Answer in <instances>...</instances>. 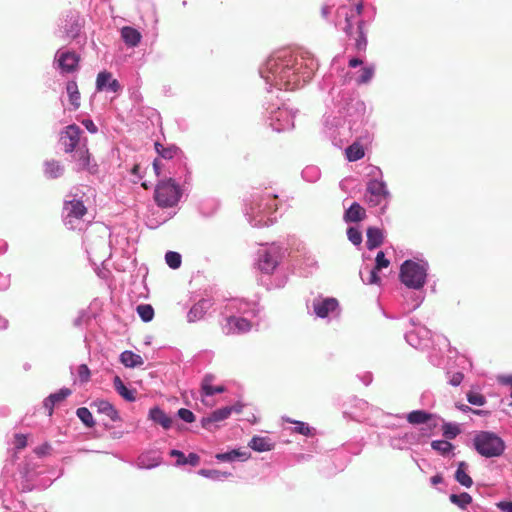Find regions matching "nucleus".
Listing matches in <instances>:
<instances>
[{
	"instance_id": "1",
	"label": "nucleus",
	"mask_w": 512,
	"mask_h": 512,
	"mask_svg": "<svg viewBox=\"0 0 512 512\" xmlns=\"http://www.w3.org/2000/svg\"><path fill=\"white\" fill-rule=\"evenodd\" d=\"M318 68L316 59L309 55L295 54L288 50L273 53L259 68V74L267 85L277 90H294L308 82Z\"/></svg>"
},
{
	"instance_id": "2",
	"label": "nucleus",
	"mask_w": 512,
	"mask_h": 512,
	"mask_svg": "<svg viewBox=\"0 0 512 512\" xmlns=\"http://www.w3.org/2000/svg\"><path fill=\"white\" fill-rule=\"evenodd\" d=\"M340 97L335 103L336 113L326 114L323 120V134L332 145L342 149L352 135L362 138L360 127L365 120V104L358 99H352L348 93H338Z\"/></svg>"
},
{
	"instance_id": "3",
	"label": "nucleus",
	"mask_w": 512,
	"mask_h": 512,
	"mask_svg": "<svg viewBox=\"0 0 512 512\" xmlns=\"http://www.w3.org/2000/svg\"><path fill=\"white\" fill-rule=\"evenodd\" d=\"M277 207L278 194L271 188L254 189L244 200V214L253 227L272 225Z\"/></svg>"
},
{
	"instance_id": "4",
	"label": "nucleus",
	"mask_w": 512,
	"mask_h": 512,
	"mask_svg": "<svg viewBox=\"0 0 512 512\" xmlns=\"http://www.w3.org/2000/svg\"><path fill=\"white\" fill-rule=\"evenodd\" d=\"M155 150L162 159L170 161L173 165L177 166L176 170L171 171L172 167L170 164L165 166L160 160L155 159L153 161V169L156 175L159 176L161 169L164 167L169 171V174L179 180L184 178V182H186V176L189 174V171L187 168L186 157L181 149L173 144L165 146L159 142H155Z\"/></svg>"
},
{
	"instance_id": "5",
	"label": "nucleus",
	"mask_w": 512,
	"mask_h": 512,
	"mask_svg": "<svg viewBox=\"0 0 512 512\" xmlns=\"http://www.w3.org/2000/svg\"><path fill=\"white\" fill-rule=\"evenodd\" d=\"M429 263L424 258L407 259L400 266L399 280L409 289L420 290L427 281Z\"/></svg>"
},
{
	"instance_id": "6",
	"label": "nucleus",
	"mask_w": 512,
	"mask_h": 512,
	"mask_svg": "<svg viewBox=\"0 0 512 512\" xmlns=\"http://www.w3.org/2000/svg\"><path fill=\"white\" fill-rule=\"evenodd\" d=\"M266 123L276 132L294 128L295 112L283 103H265Z\"/></svg>"
},
{
	"instance_id": "7",
	"label": "nucleus",
	"mask_w": 512,
	"mask_h": 512,
	"mask_svg": "<svg viewBox=\"0 0 512 512\" xmlns=\"http://www.w3.org/2000/svg\"><path fill=\"white\" fill-rule=\"evenodd\" d=\"M371 174L373 177L366 184V191L370 194L368 202L370 206H380V211L384 214L389 206L391 193L383 180V173L380 168L375 167Z\"/></svg>"
},
{
	"instance_id": "8",
	"label": "nucleus",
	"mask_w": 512,
	"mask_h": 512,
	"mask_svg": "<svg viewBox=\"0 0 512 512\" xmlns=\"http://www.w3.org/2000/svg\"><path fill=\"white\" fill-rule=\"evenodd\" d=\"M287 249L278 243L262 245L257 252V266L264 274H271L278 267Z\"/></svg>"
},
{
	"instance_id": "9",
	"label": "nucleus",
	"mask_w": 512,
	"mask_h": 512,
	"mask_svg": "<svg viewBox=\"0 0 512 512\" xmlns=\"http://www.w3.org/2000/svg\"><path fill=\"white\" fill-rule=\"evenodd\" d=\"M260 311L255 302L232 299L226 304L223 317L224 320H251L260 317Z\"/></svg>"
},
{
	"instance_id": "10",
	"label": "nucleus",
	"mask_w": 512,
	"mask_h": 512,
	"mask_svg": "<svg viewBox=\"0 0 512 512\" xmlns=\"http://www.w3.org/2000/svg\"><path fill=\"white\" fill-rule=\"evenodd\" d=\"M473 445L480 455L487 458L500 456L505 449L504 441L495 433L489 431L477 433Z\"/></svg>"
},
{
	"instance_id": "11",
	"label": "nucleus",
	"mask_w": 512,
	"mask_h": 512,
	"mask_svg": "<svg viewBox=\"0 0 512 512\" xmlns=\"http://www.w3.org/2000/svg\"><path fill=\"white\" fill-rule=\"evenodd\" d=\"M181 189L176 180L170 177L159 182L154 191V199L159 207L169 208L175 206L181 197Z\"/></svg>"
},
{
	"instance_id": "12",
	"label": "nucleus",
	"mask_w": 512,
	"mask_h": 512,
	"mask_svg": "<svg viewBox=\"0 0 512 512\" xmlns=\"http://www.w3.org/2000/svg\"><path fill=\"white\" fill-rule=\"evenodd\" d=\"M87 213L81 199L65 200L62 211V219L65 227L69 230L80 229L83 216Z\"/></svg>"
},
{
	"instance_id": "13",
	"label": "nucleus",
	"mask_w": 512,
	"mask_h": 512,
	"mask_svg": "<svg viewBox=\"0 0 512 512\" xmlns=\"http://www.w3.org/2000/svg\"><path fill=\"white\" fill-rule=\"evenodd\" d=\"M80 57L75 51L65 48H59L54 56L53 67L60 74L66 75L74 73L79 68Z\"/></svg>"
},
{
	"instance_id": "14",
	"label": "nucleus",
	"mask_w": 512,
	"mask_h": 512,
	"mask_svg": "<svg viewBox=\"0 0 512 512\" xmlns=\"http://www.w3.org/2000/svg\"><path fill=\"white\" fill-rule=\"evenodd\" d=\"M81 134L82 130L76 124H70L60 132L59 142L65 153L71 154L81 146Z\"/></svg>"
},
{
	"instance_id": "15",
	"label": "nucleus",
	"mask_w": 512,
	"mask_h": 512,
	"mask_svg": "<svg viewBox=\"0 0 512 512\" xmlns=\"http://www.w3.org/2000/svg\"><path fill=\"white\" fill-rule=\"evenodd\" d=\"M313 312L318 318L324 319L329 315L340 316V306L336 298H315L312 302Z\"/></svg>"
},
{
	"instance_id": "16",
	"label": "nucleus",
	"mask_w": 512,
	"mask_h": 512,
	"mask_svg": "<svg viewBox=\"0 0 512 512\" xmlns=\"http://www.w3.org/2000/svg\"><path fill=\"white\" fill-rule=\"evenodd\" d=\"M72 158L76 163V171H87L92 175L98 172V165L91 158L86 144L78 147L75 152L72 153Z\"/></svg>"
},
{
	"instance_id": "17",
	"label": "nucleus",
	"mask_w": 512,
	"mask_h": 512,
	"mask_svg": "<svg viewBox=\"0 0 512 512\" xmlns=\"http://www.w3.org/2000/svg\"><path fill=\"white\" fill-rule=\"evenodd\" d=\"M84 25V20L80 14L75 11H69L63 21V31L70 39H77L80 36L81 30Z\"/></svg>"
},
{
	"instance_id": "18",
	"label": "nucleus",
	"mask_w": 512,
	"mask_h": 512,
	"mask_svg": "<svg viewBox=\"0 0 512 512\" xmlns=\"http://www.w3.org/2000/svg\"><path fill=\"white\" fill-rule=\"evenodd\" d=\"M96 90L99 92L118 94L122 91L120 82L113 78L109 71H101L96 78Z\"/></svg>"
},
{
	"instance_id": "19",
	"label": "nucleus",
	"mask_w": 512,
	"mask_h": 512,
	"mask_svg": "<svg viewBox=\"0 0 512 512\" xmlns=\"http://www.w3.org/2000/svg\"><path fill=\"white\" fill-rule=\"evenodd\" d=\"M213 304L211 298H200L188 310V320H201L205 317H211Z\"/></svg>"
},
{
	"instance_id": "20",
	"label": "nucleus",
	"mask_w": 512,
	"mask_h": 512,
	"mask_svg": "<svg viewBox=\"0 0 512 512\" xmlns=\"http://www.w3.org/2000/svg\"><path fill=\"white\" fill-rule=\"evenodd\" d=\"M362 12H363V3L362 2L357 3L354 7V12L351 11V13H349L347 11V8L345 6H342L337 10V14L339 16L342 15L345 18L344 25L341 27V29L344 31L346 36H348V37L352 36V34H353L352 19L354 18L355 15L360 16L362 14Z\"/></svg>"
},
{
	"instance_id": "21",
	"label": "nucleus",
	"mask_w": 512,
	"mask_h": 512,
	"mask_svg": "<svg viewBox=\"0 0 512 512\" xmlns=\"http://www.w3.org/2000/svg\"><path fill=\"white\" fill-rule=\"evenodd\" d=\"M90 407L95 409L98 413L107 416L113 422L120 421L121 419L118 411L107 400L96 399L90 404Z\"/></svg>"
},
{
	"instance_id": "22",
	"label": "nucleus",
	"mask_w": 512,
	"mask_h": 512,
	"mask_svg": "<svg viewBox=\"0 0 512 512\" xmlns=\"http://www.w3.org/2000/svg\"><path fill=\"white\" fill-rule=\"evenodd\" d=\"M103 302L95 298L89 304V306L82 310L76 320H97L102 316Z\"/></svg>"
},
{
	"instance_id": "23",
	"label": "nucleus",
	"mask_w": 512,
	"mask_h": 512,
	"mask_svg": "<svg viewBox=\"0 0 512 512\" xmlns=\"http://www.w3.org/2000/svg\"><path fill=\"white\" fill-rule=\"evenodd\" d=\"M64 171L65 167L60 161L51 159L46 160L43 164L44 176L47 179L60 178L64 174Z\"/></svg>"
},
{
	"instance_id": "24",
	"label": "nucleus",
	"mask_w": 512,
	"mask_h": 512,
	"mask_svg": "<svg viewBox=\"0 0 512 512\" xmlns=\"http://www.w3.org/2000/svg\"><path fill=\"white\" fill-rule=\"evenodd\" d=\"M366 216L364 208L358 203L353 202L344 212L343 219L346 223H357Z\"/></svg>"
},
{
	"instance_id": "25",
	"label": "nucleus",
	"mask_w": 512,
	"mask_h": 512,
	"mask_svg": "<svg viewBox=\"0 0 512 512\" xmlns=\"http://www.w3.org/2000/svg\"><path fill=\"white\" fill-rule=\"evenodd\" d=\"M121 38L128 47L134 48L141 42L142 35L137 29L124 26L121 29Z\"/></svg>"
},
{
	"instance_id": "26",
	"label": "nucleus",
	"mask_w": 512,
	"mask_h": 512,
	"mask_svg": "<svg viewBox=\"0 0 512 512\" xmlns=\"http://www.w3.org/2000/svg\"><path fill=\"white\" fill-rule=\"evenodd\" d=\"M367 241L366 246L368 250H374L380 247L383 243V231L378 227H369L366 231Z\"/></svg>"
},
{
	"instance_id": "27",
	"label": "nucleus",
	"mask_w": 512,
	"mask_h": 512,
	"mask_svg": "<svg viewBox=\"0 0 512 512\" xmlns=\"http://www.w3.org/2000/svg\"><path fill=\"white\" fill-rule=\"evenodd\" d=\"M70 394L71 391L68 388H64L57 393L49 395L44 400V408L47 410L48 416H51L53 414L55 404L63 401Z\"/></svg>"
},
{
	"instance_id": "28",
	"label": "nucleus",
	"mask_w": 512,
	"mask_h": 512,
	"mask_svg": "<svg viewBox=\"0 0 512 512\" xmlns=\"http://www.w3.org/2000/svg\"><path fill=\"white\" fill-rule=\"evenodd\" d=\"M233 412V408L223 407L213 411L209 416L204 417L202 419L203 427H208L212 423L220 422L227 419L231 413Z\"/></svg>"
},
{
	"instance_id": "29",
	"label": "nucleus",
	"mask_w": 512,
	"mask_h": 512,
	"mask_svg": "<svg viewBox=\"0 0 512 512\" xmlns=\"http://www.w3.org/2000/svg\"><path fill=\"white\" fill-rule=\"evenodd\" d=\"M149 418L155 423L161 425L164 429H169L172 426L171 417L158 407L150 409Z\"/></svg>"
},
{
	"instance_id": "30",
	"label": "nucleus",
	"mask_w": 512,
	"mask_h": 512,
	"mask_svg": "<svg viewBox=\"0 0 512 512\" xmlns=\"http://www.w3.org/2000/svg\"><path fill=\"white\" fill-rule=\"evenodd\" d=\"M468 464L464 461L458 463L457 470L455 472L456 481L466 488H470L473 485L472 478L467 473Z\"/></svg>"
},
{
	"instance_id": "31",
	"label": "nucleus",
	"mask_w": 512,
	"mask_h": 512,
	"mask_svg": "<svg viewBox=\"0 0 512 512\" xmlns=\"http://www.w3.org/2000/svg\"><path fill=\"white\" fill-rule=\"evenodd\" d=\"M365 155L363 146L355 141L345 148V156L349 162H355L362 159Z\"/></svg>"
},
{
	"instance_id": "32",
	"label": "nucleus",
	"mask_w": 512,
	"mask_h": 512,
	"mask_svg": "<svg viewBox=\"0 0 512 512\" xmlns=\"http://www.w3.org/2000/svg\"><path fill=\"white\" fill-rule=\"evenodd\" d=\"M366 22L359 20L357 22V37L355 38V48L358 51H365L367 48V33L365 31Z\"/></svg>"
},
{
	"instance_id": "33",
	"label": "nucleus",
	"mask_w": 512,
	"mask_h": 512,
	"mask_svg": "<svg viewBox=\"0 0 512 512\" xmlns=\"http://www.w3.org/2000/svg\"><path fill=\"white\" fill-rule=\"evenodd\" d=\"M121 363L129 368H134L143 365L144 361L139 354L132 351H124L120 355Z\"/></svg>"
},
{
	"instance_id": "34",
	"label": "nucleus",
	"mask_w": 512,
	"mask_h": 512,
	"mask_svg": "<svg viewBox=\"0 0 512 512\" xmlns=\"http://www.w3.org/2000/svg\"><path fill=\"white\" fill-rule=\"evenodd\" d=\"M273 443L267 437L254 436L249 442V447L257 452L270 451Z\"/></svg>"
},
{
	"instance_id": "35",
	"label": "nucleus",
	"mask_w": 512,
	"mask_h": 512,
	"mask_svg": "<svg viewBox=\"0 0 512 512\" xmlns=\"http://www.w3.org/2000/svg\"><path fill=\"white\" fill-rule=\"evenodd\" d=\"M66 91L69 96V101L73 106V109H78L80 106V92L76 81L71 80L66 84Z\"/></svg>"
},
{
	"instance_id": "36",
	"label": "nucleus",
	"mask_w": 512,
	"mask_h": 512,
	"mask_svg": "<svg viewBox=\"0 0 512 512\" xmlns=\"http://www.w3.org/2000/svg\"><path fill=\"white\" fill-rule=\"evenodd\" d=\"M248 457L249 455L246 452L240 451L238 449H234L225 453H218L215 455V458L217 460L223 462H232L235 461L236 459L246 460L248 459Z\"/></svg>"
},
{
	"instance_id": "37",
	"label": "nucleus",
	"mask_w": 512,
	"mask_h": 512,
	"mask_svg": "<svg viewBox=\"0 0 512 512\" xmlns=\"http://www.w3.org/2000/svg\"><path fill=\"white\" fill-rule=\"evenodd\" d=\"M213 380L212 375H206L202 381L201 390L205 396H211L215 393H223L226 389L224 386H212L211 381Z\"/></svg>"
},
{
	"instance_id": "38",
	"label": "nucleus",
	"mask_w": 512,
	"mask_h": 512,
	"mask_svg": "<svg viewBox=\"0 0 512 512\" xmlns=\"http://www.w3.org/2000/svg\"><path fill=\"white\" fill-rule=\"evenodd\" d=\"M115 390L127 401H135L134 392L129 390L119 376H115L113 380Z\"/></svg>"
},
{
	"instance_id": "39",
	"label": "nucleus",
	"mask_w": 512,
	"mask_h": 512,
	"mask_svg": "<svg viewBox=\"0 0 512 512\" xmlns=\"http://www.w3.org/2000/svg\"><path fill=\"white\" fill-rule=\"evenodd\" d=\"M301 177L308 183H315L320 179L321 171L317 166L308 165L302 170Z\"/></svg>"
},
{
	"instance_id": "40",
	"label": "nucleus",
	"mask_w": 512,
	"mask_h": 512,
	"mask_svg": "<svg viewBox=\"0 0 512 512\" xmlns=\"http://www.w3.org/2000/svg\"><path fill=\"white\" fill-rule=\"evenodd\" d=\"M431 418L432 415L423 410H415L407 415L408 422L414 425L426 423L431 420Z\"/></svg>"
},
{
	"instance_id": "41",
	"label": "nucleus",
	"mask_w": 512,
	"mask_h": 512,
	"mask_svg": "<svg viewBox=\"0 0 512 512\" xmlns=\"http://www.w3.org/2000/svg\"><path fill=\"white\" fill-rule=\"evenodd\" d=\"M449 499L453 504L457 505L461 509H465L467 505L472 502V497L466 492L461 494H451Z\"/></svg>"
},
{
	"instance_id": "42",
	"label": "nucleus",
	"mask_w": 512,
	"mask_h": 512,
	"mask_svg": "<svg viewBox=\"0 0 512 512\" xmlns=\"http://www.w3.org/2000/svg\"><path fill=\"white\" fill-rule=\"evenodd\" d=\"M375 67L373 65L365 66L361 69L359 76L355 79L359 85L367 84L374 76Z\"/></svg>"
},
{
	"instance_id": "43",
	"label": "nucleus",
	"mask_w": 512,
	"mask_h": 512,
	"mask_svg": "<svg viewBox=\"0 0 512 512\" xmlns=\"http://www.w3.org/2000/svg\"><path fill=\"white\" fill-rule=\"evenodd\" d=\"M165 262L171 269H178L182 264V256L176 251H168L165 254Z\"/></svg>"
},
{
	"instance_id": "44",
	"label": "nucleus",
	"mask_w": 512,
	"mask_h": 512,
	"mask_svg": "<svg viewBox=\"0 0 512 512\" xmlns=\"http://www.w3.org/2000/svg\"><path fill=\"white\" fill-rule=\"evenodd\" d=\"M76 414L78 418L84 423L85 426L92 428L95 425L92 413L86 407H80L77 409Z\"/></svg>"
},
{
	"instance_id": "45",
	"label": "nucleus",
	"mask_w": 512,
	"mask_h": 512,
	"mask_svg": "<svg viewBox=\"0 0 512 512\" xmlns=\"http://www.w3.org/2000/svg\"><path fill=\"white\" fill-rule=\"evenodd\" d=\"M141 320H153L154 309L150 304H139L135 308Z\"/></svg>"
},
{
	"instance_id": "46",
	"label": "nucleus",
	"mask_w": 512,
	"mask_h": 512,
	"mask_svg": "<svg viewBox=\"0 0 512 512\" xmlns=\"http://www.w3.org/2000/svg\"><path fill=\"white\" fill-rule=\"evenodd\" d=\"M431 447L441 455H447L453 449V445L446 440H435L431 443Z\"/></svg>"
},
{
	"instance_id": "47",
	"label": "nucleus",
	"mask_w": 512,
	"mask_h": 512,
	"mask_svg": "<svg viewBox=\"0 0 512 512\" xmlns=\"http://www.w3.org/2000/svg\"><path fill=\"white\" fill-rule=\"evenodd\" d=\"M198 473L206 478H211V479H215V480H220L222 478H228L231 476V473H229V472H222V471L215 470V469H211V470L201 469V470H199Z\"/></svg>"
},
{
	"instance_id": "48",
	"label": "nucleus",
	"mask_w": 512,
	"mask_h": 512,
	"mask_svg": "<svg viewBox=\"0 0 512 512\" xmlns=\"http://www.w3.org/2000/svg\"><path fill=\"white\" fill-rule=\"evenodd\" d=\"M347 237L348 240L355 246H359L363 241L362 232L357 227H348Z\"/></svg>"
},
{
	"instance_id": "49",
	"label": "nucleus",
	"mask_w": 512,
	"mask_h": 512,
	"mask_svg": "<svg viewBox=\"0 0 512 512\" xmlns=\"http://www.w3.org/2000/svg\"><path fill=\"white\" fill-rule=\"evenodd\" d=\"M380 270H375V267H372L371 269H368V277L364 278L363 271L360 272L362 281L365 284L373 285V284H379L381 281V278L379 276Z\"/></svg>"
},
{
	"instance_id": "50",
	"label": "nucleus",
	"mask_w": 512,
	"mask_h": 512,
	"mask_svg": "<svg viewBox=\"0 0 512 512\" xmlns=\"http://www.w3.org/2000/svg\"><path fill=\"white\" fill-rule=\"evenodd\" d=\"M460 433V429L457 425L451 423H445L443 425V435L447 439H453Z\"/></svg>"
},
{
	"instance_id": "51",
	"label": "nucleus",
	"mask_w": 512,
	"mask_h": 512,
	"mask_svg": "<svg viewBox=\"0 0 512 512\" xmlns=\"http://www.w3.org/2000/svg\"><path fill=\"white\" fill-rule=\"evenodd\" d=\"M467 400L472 405L482 406L486 403L485 397L476 392H468L467 393Z\"/></svg>"
},
{
	"instance_id": "52",
	"label": "nucleus",
	"mask_w": 512,
	"mask_h": 512,
	"mask_svg": "<svg viewBox=\"0 0 512 512\" xmlns=\"http://www.w3.org/2000/svg\"><path fill=\"white\" fill-rule=\"evenodd\" d=\"M390 264V261L385 257L383 251H379L375 258V270H381L383 268H387Z\"/></svg>"
},
{
	"instance_id": "53",
	"label": "nucleus",
	"mask_w": 512,
	"mask_h": 512,
	"mask_svg": "<svg viewBox=\"0 0 512 512\" xmlns=\"http://www.w3.org/2000/svg\"><path fill=\"white\" fill-rule=\"evenodd\" d=\"M295 424V432L302 434L304 436H311L312 428L309 427L307 423L301 422V421H291Z\"/></svg>"
},
{
	"instance_id": "54",
	"label": "nucleus",
	"mask_w": 512,
	"mask_h": 512,
	"mask_svg": "<svg viewBox=\"0 0 512 512\" xmlns=\"http://www.w3.org/2000/svg\"><path fill=\"white\" fill-rule=\"evenodd\" d=\"M200 462V457L196 453H189L184 460H177L178 465L190 464L191 466H197Z\"/></svg>"
},
{
	"instance_id": "55",
	"label": "nucleus",
	"mask_w": 512,
	"mask_h": 512,
	"mask_svg": "<svg viewBox=\"0 0 512 512\" xmlns=\"http://www.w3.org/2000/svg\"><path fill=\"white\" fill-rule=\"evenodd\" d=\"M178 416L185 422L187 423H192L194 422L195 420V416L193 414L192 411L186 409V408H181L178 410Z\"/></svg>"
},
{
	"instance_id": "56",
	"label": "nucleus",
	"mask_w": 512,
	"mask_h": 512,
	"mask_svg": "<svg viewBox=\"0 0 512 512\" xmlns=\"http://www.w3.org/2000/svg\"><path fill=\"white\" fill-rule=\"evenodd\" d=\"M78 376L81 382L86 383L90 379V370L86 364H82L78 368Z\"/></svg>"
},
{
	"instance_id": "57",
	"label": "nucleus",
	"mask_w": 512,
	"mask_h": 512,
	"mask_svg": "<svg viewBox=\"0 0 512 512\" xmlns=\"http://www.w3.org/2000/svg\"><path fill=\"white\" fill-rule=\"evenodd\" d=\"M14 444L16 449L21 450L27 446V436L25 434H15Z\"/></svg>"
},
{
	"instance_id": "58",
	"label": "nucleus",
	"mask_w": 512,
	"mask_h": 512,
	"mask_svg": "<svg viewBox=\"0 0 512 512\" xmlns=\"http://www.w3.org/2000/svg\"><path fill=\"white\" fill-rule=\"evenodd\" d=\"M11 285L10 274L0 273V291H6Z\"/></svg>"
},
{
	"instance_id": "59",
	"label": "nucleus",
	"mask_w": 512,
	"mask_h": 512,
	"mask_svg": "<svg viewBox=\"0 0 512 512\" xmlns=\"http://www.w3.org/2000/svg\"><path fill=\"white\" fill-rule=\"evenodd\" d=\"M82 125L86 128L88 132L91 134H96L98 132L97 125L93 122L92 119L86 118L82 120Z\"/></svg>"
},
{
	"instance_id": "60",
	"label": "nucleus",
	"mask_w": 512,
	"mask_h": 512,
	"mask_svg": "<svg viewBox=\"0 0 512 512\" xmlns=\"http://www.w3.org/2000/svg\"><path fill=\"white\" fill-rule=\"evenodd\" d=\"M463 379H464V375H463V373H461V372H456V373H454V374L451 376V378H450V380H449V383H450L452 386H458V385H460V384H461V382L463 381Z\"/></svg>"
},
{
	"instance_id": "61",
	"label": "nucleus",
	"mask_w": 512,
	"mask_h": 512,
	"mask_svg": "<svg viewBox=\"0 0 512 512\" xmlns=\"http://www.w3.org/2000/svg\"><path fill=\"white\" fill-rule=\"evenodd\" d=\"M234 327H235V329L238 330V332H245L250 329L251 325H250V322H247V321L235 322Z\"/></svg>"
},
{
	"instance_id": "62",
	"label": "nucleus",
	"mask_w": 512,
	"mask_h": 512,
	"mask_svg": "<svg viewBox=\"0 0 512 512\" xmlns=\"http://www.w3.org/2000/svg\"><path fill=\"white\" fill-rule=\"evenodd\" d=\"M497 507L503 512H512V502L510 501H501L497 504Z\"/></svg>"
},
{
	"instance_id": "63",
	"label": "nucleus",
	"mask_w": 512,
	"mask_h": 512,
	"mask_svg": "<svg viewBox=\"0 0 512 512\" xmlns=\"http://www.w3.org/2000/svg\"><path fill=\"white\" fill-rule=\"evenodd\" d=\"M50 449V445L49 444H44L40 447H37L35 449V453L39 456H44L48 453V450Z\"/></svg>"
},
{
	"instance_id": "64",
	"label": "nucleus",
	"mask_w": 512,
	"mask_h": 512,
	"mask_svg": "<svg viewBox=\"0 0 512 512\" xmlns=\"http://www.w3.org/2000/svg\"><path fill=\"white\" fill-rule=\"evenodd\" d=\"M362 64V60L359 58H351L349 60V66L352 68H356Z\"/></svg>"
}]
</instances>
